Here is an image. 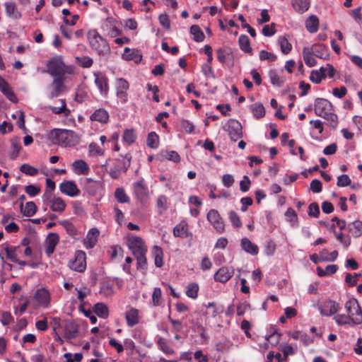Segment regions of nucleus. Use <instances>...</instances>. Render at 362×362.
I'll list each match as a JSON object with an SVG mask.
<instances>
[{"mask_svg": "<svg viewBox=\"0 0 362 362\" xmlns=\"http://www.w3.org/2000/svg\"><path fill=\"white\" fill-rule=\"evenodd\" d=\"M250 110L253 116L257 119L262 118L265 115V109L262 103H257L252 104L250 106Z\"/></svg>", "mask_w": 362, "mask_h": 362, "instance_id": "nucleus-39", "label": "nucleus"}, {"mask_svg": "<svg viewBox=\"0 0 362 362\" xmlns=\"http://www.w3.org/2000/svg\"><path fill=\"white\" fill-rule=\"evenodd\" d=\"M76 61L83 68H90L93 64V59L88 56L78 57Z\"/></svg>", "mask_w": 362, "mask_h": 362, "instance_id": "nucleus-53", "label": "nucleus"}, {"mask_svg": "<svg viewBox=\"0 0 362 362\" xmlns=\"http://www.w3.org/2000/svg\"><path fill=\"white\" fill-rule=\"evenodd\" d=\"M99 234L100 232L98 228H93L90 229L83 240L84 246L86 248H93L98 241Z\"/></svg>", "mask_w": 362, "mask_h": 362, "instance_id": "nucleus-18", "label": "nucleus"}, {"mask_svg": "<svg viewBox=\"0 0 362 362\" xmlns=\"http://www.w3.org/2000/svg\"><path fill=\"white\" fill-rule=\"evenodd\" d=\"M95 313L101 318L106 319L108 317L107 306L103 303H98L93 307Z\"/></svg>", "mask_w": 362, "mask_h": 362, "instance_id": "nucleus-37", "label": "nucleus"}, {"mask_svg": "<svg viewBox=\"0 0 362 362\" xmlns=\"http://www.w3.org/2000/svg\"><path fill=\"white\" fill-rule=\"evenodd\" d=\"M33 299L37 306L48 308L50 305V293L45 288H38L35 292Z\"/></svg>", "mask_w": 362, "mask_h": 362, "instance_id": "nucleus-10", "label": "nucleus"}, {"mask_svg": "<svg viewBox=\"0 0 362 362\" xmlns=\"http://www.w3.org/2000/svg\"><path fill=\"white\" fill-rule=\"evenodd\" d=\"M71 167L73 172L78 175H87L90 170L88 165L81 159L75 160Z\"/></svg>", "mask_w": 362, "mask_h": 362, "instance_id": "nucleus-23", "label": "nucleus"}, {"mask_svg": "<svg viewBox=\"0 0 362 362\" xmlns=\"http://www.w3.org/2000/svg\"><path fill=\"white\" fill-rule=\"evenodd\" d=\"M95 83L99 89L100 93L107 95L109 87H108V79L107 78L100 74H95Z\"/></svg>", "mask_w": 362, "mask_h": 362, "instance_id": "nucleus-21", "label": "nucleus"}, {"mask_svg": "<svg viewBox=\"0 0 362 362\" xmlns=\"http://www.w3.org/2000/svg\"><path fill=\"white\" fill-rule=\"evenodd\" d=\"M199 289V286L197 284H196V283L189 284L186 288L187 296L190 298H192V299H196L198 296Z\"/></svg>", "mask_w": 362, "mask_h": 362, "instance_id": "nucleus-43", "label": "nucleus"}, {"mask_svg": "<svg viewBox=\"0 0 362 362\" xmlns=\"http://www.w3.org/2000/svg\"><path fill=\"white\" fill-rule=\"evenodd\" d=\"M206 218L218 233H223L224 232L225 225L217 210H209L207 213Z\"/></svg>", "mask_w": 362, "mask_h": 362, "instance_id": "nucleus-7", "label": "nucleus"}, {"mask_svg": "<svg viewBox=\"0 0 362 362\" xmlns=\"http://www.w3.org/2000/svg\"><path fill=\"white\" fill-rule=\"evenodd\" d=\"M20 170L23 173L30 176H34L38 173V170L37 168L26 163L23 164L20 167Z\"/></svg>", "mask_w": 362, "mask_h": 362, "instance_id": "nucleus-54", "label": "nucleus"}, {"mask_svg": "<svg viewBox=\"0 0 362 362\" xmlns=\"http://www.w3.org/2000/svg\"><path fill=\"white\" fill-rule=\"evenodd\" d=\"M62 105L60 107H50V110L54 114L64 113L65 116L70 114V110L66 108V103L64 100H60Z\"/></svg>", "mask_w": 362, "mask_h": 362, "instance_id": "nucleus-52", "label": "nucleus"}, {"mask_svg": "<svg viewBox=\"0 0 362 362\" xmlns=\"http://www.w3.org/2000/svg\"><path fill=\"white\" fill-rule=\"evenodd\" d=\"M340 308L339 304L332 300H325L320 307V314L325 316H331L336 314Z\"/></svg>", "mask_w": 362, "mask_h": 362, "instance_id": "nucleus-11", "label": "nucleus"}, {"mask_svg": "<svg viewBox=\"0 0 362 362\" xmlns=\"http://www.w3.org/2000/svg\"><path fill=\"white\" fill-rule=\"evenodd\" d=\"M292 6L296 12L303 13L309 9L310 0H293Z\"/></svg>", "mask_w": 362, "mask_h": 362, "instance_id": "nucleus-32", "label": "nucleus"}, {"mask_svg": "<svg viewBox=\"0 0 362 362\" xmlns=\"http://www.w3.org/2000/svg\"><path fill=\"white\" fill-rule=\"evenodd\" d=\"M59 235L57 233H50L45 241V253L50 256L54 251L57 245L59 243Z\"/></svg>", "mask_w": 362, "mask_h": 362, "instance_id": "nucleus-19", "label": "nucleus"}, {"mask_svg": "<svg viewBox=\"0 0 362 362\" xmlns=\"http://www.w3.org/2000/svg\"><path fill=\"white\" fill-rule=\"evenodd\" d=\"M269 76L271 83L274 86H276L278 87L281 86L284 81L279 76V75L277 74V73L275 70H271L269 72Z\"/></svg>", "mask_w": 362, "mask_h": 362, "instance_id": "nucleus-57", "label": "nucleus"}, {"mask_svg": "<svg viewBox=\"0 0 362 362\" xmlns=\"http://www.w3.org/2000/svg\"><path fill=\"white\" fill-rule=\"evenodd\" d=\"M310 49L313 50V54L316 57L327 59L329 58L328 48L327 46L320 44H315Z\"/></svg>", "mask_w": 362, "mask_h": 362, "instance_id": "nucleus-25", "label": "nucleus"}, {"mask_svg": "<svg viewBox=\"0 0 362 362\" xmlns=\"http://www.w3.org/2000/svg\"><path fill=\"white\" fill-rule=\"evenodd\" d=\"M134 193L136 199L141 202H146L148 198V190L143 181H138L133 184Z\"/></svg>", "mask_w": 362, "mask_h": 362, "instance_id": "nucleus-14", "label": "nucleus"}, {"mask_svg": "<svg viewBox=\"0 0 362 362\" xmlns=\"http://www.w3.org/2000/svg\"><path fill=\"white\" fill-rule=\"evenodd\" d=\"M324 79V75L322 74V71L320 69L319 70H313L310 75V80L315 83H320Z\"/></svg>", "mask_w": 362, "mask_h": 362, "instance_id": "nucleus-58", "label": "nucleus"}, {"mask_svg": "<svg viewBox=\"0 0 362 362\" xmlns=\"http://www.w3.org/2000/svg\"><path fill=\"white\" fill-rule=\"evenodd\" d=\"M59 189L62 193L71 197H76L79 194L80 190L74 181H65L59 185Z\"/></svg>", "mask_w": 362, "mask_h": 362, "instance_id": "nucleus-15", "label": "nucleus"}, {"mask_svg": "<svg viewBox=\"0 0 362 362\" xmlns=\"http://www.w3.org/2000/svg\"><path fill=\"white\" fill-rule=\"evenodd\" d=\"M136 136L134 131L132 129H126L124 132L122 139L124 143L131 145L136 140Z\"/></svg>", "mask_w": 362, "mask_h": 362, "instance_id": "nucleus-46", "label": "nucleus"}, {"mask_svg": "<svg viewBox=\"0 0 362 362\" xmlns=\"http://www.w3.org/2000/svg\"><path fill=\"white\" fill-rule=\"evenodd\" d=\"M334 320L339 326L349 325L350 327H354L358 325L354 319L346 314H337L334 317Z\"/></svg>", "mask_w": 362, "mask_h": 362, "instance_id": "nucleus-26", "label": "nucleus"}, {"mask_svg": "<svg viewBox=\"0 0 362 362\" xmlns=\"http://www.w3.org/2000/svg\"><path fill=\"white\" fill-rule=\"evenodd\" d=\"M190 33L193 35V39L194 41L200 42L204 40V35L198 25H192L190 28Z\"/></svg>", "mask_w": 362, "mask_h": 362, "instance_id": "nucleus-44", "label": "nucleus"}, {"mask_svg": "<svg viewBox=\"0 0 362 362\" xmlns=\"http://www.w3.org/2000/svg\"><path fill=\"white\" fill-rule=\"evenodd\" d=\"M101 29L111 37H115L120 35V31L116 26L115 20L112 18H107L103 23Z\"/></svg>", "mask_w": 362, "mask_h": 362, "instance_id": "nucleus-12", "label": "nucleus"}, {"mask_svg": "<svg viewBox=\"0 0 362 362\" xmlns=\"http://www.w3.org/2000/svg\"><path fill=\"white\" fill-rule=\"evenodd\" d=\"M47 202L53 211L62 213L65 210L66 204L60 197H53Z\"/></svg>", "mask_w": 362, "mask_h": 362, "instance_id": "nucleus-24", "label": "nucleus"}, {"mask_svg": "<svg viewBox=\"0 0 362 362\" xmlns=\"http://www.w3.org/2000/svg\"><path fill=\"white\" fill-rule=\"evenodd\" d=\"M351 182V180L349 175L343 174L337 177V185L338 187H342L349 185Z\"/></svg>", "mask_w": 362, "mask_h": 362, "instance_id": "nucleus-63", "label": "nucleus"}, {"mask_svg": "<svg viewBox=\"0 0 362 362\" xmlns=\"http://www.w3.org/2000/svg\"><path fill=\"white\" fill-rule=\"evenodd\" d=\"M50 139L54 144L62 146H74L79 142V136L72 130L54 129L50 132Z\"/></svg>", "mask_w": 362, "mask_h": 362, "instance_id": "nucleus-1", "label": "nucleus"}, {"mask_svg": "<svg viewBox=\"0 0 362 362\" xmlns=\"http://www.w3.org/2000/svg\"><path fill=\"white\" fill-rule=\"evenodd\" d=\"M322 117L327 121L329 125L332 129L337 128L338 124V117L337 115L334 114L332 111L329 112Z\"/></svg>", "mask_w": 362, "mask_h": 362, "instance_id": "nucleus-48", "label": "nucleus"}, {"mask_svg": "<svg viewBox=\"0 0 362 362\" xmlns=\"http://www.w3.org/2000/svg\"><path fill=\"white\" fill-rule=\"evenodd\" d=\"M125 318L129 327H133L139 323V310L135 308H131L126 312Z\"/></svg>", "mask_w": 362, "mask_h": 362, "instance_id": "nucleus-29", "label": "nucleus"}, {"mask_svg": "<svg viewBox=\"0 0 362 362\" xmlns=\"http://www.w3.org/2000/svg\"><path fill=\"white\" fill-rule=\"evenodd\" d=\"M234 274L233 267H222L214 274V280L221 283L227 282Z\"/></svg>", "mask_w": 362, "mask_h": 362, "instance_id": "nucleus-16", "label": "nucleus"}, {"mask_svg": "<svg viewBox=\"0 0 362 362\" xmlns=\"http://www.w3.org/2000/svg\"><path fill=\"white\" fill-rule=\"evenodd\" d=\"M0 90L13 103H17L18 99L9 84L0 76Z\"/></svg>", "mask_w": 362, "mask_h": 362, "instance_id": "nucleus-20", "label": "nucleus"}, {"mask_svg": "<svg viewBox=\"0 0 362 362\" xmlns=\"http://www.w3.org/2000/svg\"><path fill=\"white\" fill-rule=\"evenodd\" d=\"M152 256L156 267H161L163 265V252L160 247L154 245L152 248Z\"/></svg>", "mask_w": 362, "mask_h": 362, "instance_id": "nucleus-33", "label": "nucleus"}, {"mask_svg": "<svg viewBox=\"0 0 362 362\" xmlns=\"http://www.w3.org/2000/svg\"><path fill=\"white\" fill-rule=\"evenodd\" d=\"M320 69L322 71V74L324 75V78H325L326 76L333 78L335 74L334 68L329 64H327L325 67H321Z\"/></svg>", "mask_w": 362, "mask_h": 362, "instance_id": "nucleus-64", "label": "nucleus"}, {"mask_svg": "<svg viewBox=\"0 0 362 362\" xmlns=\"http://www.w3.org/2000/svg\"><path fill=\"white\" fill-rule=\"evenodd\" d=\"M47 72L52 76L64 77L66 74L71 75L74 73L75 67L73 65H66L62 56L52 58L47 64Z\"/></svg>", "mask_w": 362, "mask_h": 362, "instance_id": "nucleus-3", "label": "nucleus"}, {"mask_svg": "<svg viewBox=\"0 0 362 362\" xmlns=\"http://www.w3.org/2000/svg\"><path fill=\"white\" fill-rule=\"evenodd\" d=\"M157 344L160 351L165 354L173 355L175 354V351L170 347L167 340L163 337H159L157 341Z\"/></svg>", "mask_w": 362, "mask_h": 362, "instance_id": "nucleus-41", "label": "nucleus"}, {"mask_svg": "<svg viewBox=\"0 0 362 362\" xmlns=\"http://www.w3.org/2000/svg\"><path fill=\"white\" fill-rule=\"evenodd\" d=\"M19 249V247H6L5 252L6 253V257L13 262H17V255L16 252Z\"/></svg>", "mask_w": 362, "mask_h": 362, "instance_id": "nucleus-61", "label": "nucleus"}, {"mask_svg": "<svg viewBox=\"0 0 362 362\" xmlns=\"http://www.w3.org/2000/svg\"><path fill=\"white\" fill-rule=\"evenodd\" d=\"M6 15L13 19H18L21 17V13L18 11L13 2H6L4 4Z\"/></svg>", "mask_w": 362, "mask_h": 362, "instance_id": "nucleus-28", "label": "nucleus"}, {"mask_svg": "<svg viewBox=\"0 0 362 362\" xmlns=\"http://www.w3.org/2000/svg\"><path fill=\"white\" fill-rule=\"evenodd\" d=\"M305 25L309 33H316L319 28V19L315 15H311L305 21Z\"/></svg>", "mask_w": 362, "mask_h": 362, "instance_id": "nucleus-30", "label": "nucleus"}, {"mask_svg": "<svg viewBox=\"0 0 362 362\" xmlns=\"http://www.w3.org/2000/svg\"><path fill=\"white\" fill-rule=\"evenodd\" d=\"M277 41L283 54H287L291 51L292 45L288 42V39L285 36L279 37Z\"/></svg>", "mask_w": 362, "mask_h": 362, "instance_id": "nucleus-38", "label": "nucleus"}, {"mask_svg": "<svg viewBox=\"0 0 362 362\" xmlns=\"http://www.w3.org/2000/svg\"><path fill=\"white\" fill-rule=\"evenodd\" d=\"M228 131L230 139L234 141L242 137V126L238 121L231 120L228 123Z\"/></svg>", "mask_w": 362, "mask_h": 362, "instance_id": "nucleus-17", "label": "nucleus"}, {"mask_svg": "<svg viewBox=\"0 0 362 362\" xmlns=\"http://www.w3.org/2000/svg\"><path fill=\"white\" fill-rule=\"evenodd\" d=\"M64 332L66 338L69 339H74L78 333L77 326L73 322H66L64 326Z\"/></svg>", "mask_w": 362, "mask_h": 362, "instance_id": "nucleus-34", "label": "nucleus"}, {"mask_svg": "<svg viewBox=\"0 0 362 362\" xmlns=\"http://www.w3.org/2000/svg\"><path fill=\"white\" fill-rule=\"evenodd\" d=\"M108 112L104 109L96 110L90 116V119L101 123H106L108 121Z\"/></svg>", "mask_w": 362, "mask_h": 362, "instance_id": "nucleus-35", "label": "nucleus"}, {"mask_svg": "<svg viewBox=\"0 0 362 362\" xmlns=\"http://www.w3.org/2000/svg\"><path fill=\"white\" fill-rule=\"evenodd\" d=\"M333 110V106L332 103L325 98H317L314 104L315 114L322 117L330 111Z\"/></svg>", "mask_w": 362, "mask_h": 362, "instance_id": "nucleus-8", "label": "nucleus"}, {"mask_svg": "<svg viewBox=\"0 0 362 362\" xmlns=\"http://www.w3.org/2000/svg\"><path fill=\"white\" fill-rule=\"evenodd\" d=\"M173 235L175 237L185 238L189 235L188 224L185 221H181L173 228Z\"/></svg>", "mask_w": 362, "mask_h": 362, "instance_id": "nucleus-27", "label": "nucleus"}, {"mask_svg": "<svg viewBox=\"0 0 362 362\" xmlns=\"http://www.w3.org/2000/svg\"><path fill=\"white\" fill-rule=\"evenodd\" d=\"M157 207L158 208V213L163 214V211L168 209V198L165 195H160L156 202Z\"/></svg>", "mask_w": 362, "mask_h": 362, "instance_id": "nucleus-50", "label": "nucleus"}, {"mask_svg": "<svg viewBox=\"0 0 362 362\" xmlns=\"http://www.w3.org/2000/svg\"><path fill=\"white\" fill-rule=\"evenodd\" d=\"M348 229L350 233L356 238L362 235V221L356 220L348 225Z\"/></svg>", "mask_w": 362, "mask_h": 362, "instance_id": "nucleus-36", "label": "nucleus"}, {"mask_svg": "<svg viewBox=\"0 0 362 362\" xmlns=\"http://www.w3.org/2000/svg\"><path fill=\"white\" fill-rule=\"evenodd\" d=\"M127 243L129 250L134 256L141 253H146L147 247L141 238L133 235L129 236Z\"/></svg>", "mask_w": 362, "mask_h": 362, "instance_id": "nucleus-6", "label": "nucleus"}, {"mask_svg": "<svg viewBox=\"0 0 362 362\" xmlns=\"http://www.w3.org/2000/svg\"><path fill=\"white\" fill-rule=\"evenodd\" d=\"M69 267L71 270L83 272L86 268V255L84 252L79 250L75 254L74 259L69 263Z\"/></svg>", "mask_w": 362, "mask_h": 362, "instance_id": "nucleus-5", "label": "nucleus"}, {"mask_svg": "<svg viewBox=\"0 0 362 362\" xmlns=\"http://www.w3.org/2000/svg\"><path fill=\"white\" fill-rule=\"evenodd\" d=\"M87 37L90 48L98 55L107 56L110 53V47L106 39L102 37L95 29L89 30Z\"/></svg>", "mask_w": 362, "mask_h": 362, "instance_id": "nucleus-2", "label": "nucleus"}, {"mask_svg": "<svg viewBox=\"0 0 362 362\" xmlns=\"http://www.w3.org/2000/svg\"><path fill=\"white\" fill-rule=\"evenodd\" d=\"M115 195L116 199L120 203H127L129 202V197L122 188L117 189Z\"/></svg>", "mask_w": 362, "mask_h": 362, "instance_id": "nucleus-56", "label": "nucleus"}, {"mask_svg": "<svg viewBox=\"0 0 362 362\" xmlns=\"http://www.w3.org/2000/svg\"><path fill=\"white\" fill-rule=\"evenodd\" d=\"M240 246L243 250L251 255H257L259 252V247L252 243L248 238H243L240 241Z\"/></svg>", "mask_w": 362, "mask_h": 362, "instance_id": "nucleus-22", "label": "nucleus"}, {"mask_svg": "<svg viewBox=\"0 0 362 362\" xmlns=\"http://www.w3.org/2000/svg\"><path fill=\"white\" fill-rule=\"evenodd\" d=\"M228 217L232 225L235 228H240L242 226V222L236 212L234 211H230L228 213Z\"/></svg>", "mask_w": 362, "mask_h": 362, "instance_id": "nucleus-60", "label": "nucleus"}, {"mask_svg": "<svg viewBox=\"0 0 362 362\" xmlns=\"http://www.w3.org/2000/svg\"><path fill=\"white\" fill-rule=\"evenodd\" d=\"M22 213L26 216H32L37 211V206L33 202H28L23 209V204L21 205Z\"/></svg>", "mask_w": 362, "mask_h": 362, "instance_id": "nucleus-42", "label": "nucleus"}, {"mask_svg": "<svg viewBox=\"0 0 362 362\" xmlns=\"http://www.w3.org/2000/svg\"><path fill=\"white\" fill-rule=\"evenodd\" d=\"M259 57L262 61H268L269 62H274L276 59V54L266 50H261L259 52Z\"/></svg>", "mask_w": 362, "mask_h": 362, "instance_id": "nucleus-59", "label": "nucleus"}, {"mask_svg": "<svg viewBox=\"0 0 362 362\" xmlns=\"http://www.w3.org/2000/svg\"><path fill=\"white\" fill-rule=\"evenodd\" d=\"M326 252L327 249L324 248L320 252L318 255L316 254L310 255V259L313 263L317 264L320 262H334L338 257V252L337 250L331 252L329 257L325 256Z\"/></svg>", "mask_w": 362, "mask_h": 362, "instance_id": "nucleus-13", "label": "nucleus"}, {"mask_svg": "<svg viewBox=\"0 0 362 362\" xmlns=\"http://www.w3.org/2000/svg\"><path fill=\"white\" fill-rule=\"evenodd\" d=\"M285 216L286 217L287 221L291 223L293 225L297 223V214L292 208L290 207L286 210Z\"/></svg>", "mask_w": 362, "mask_h": 362, "instance_id": "nucleus-62", "label": "nucleus"}, {"mask_svg": "<svg viewBox=\"0 0 362 362\" xmlns=\"http://www.w3.org/2000/svg\"><path fill=\"white\" fill-rule=\"evenodd\" d=\"M151 299L153 306L157 307L161 305L163 299L162 291L160 288L156 287L153 288Z\"/></svg>", "mask_w": 362, "mask_h": 362, "instance_id": "nucleus-45", "label": "nucleus"}, {"mask_svg": "<svg viewBox=\"0 0 362 362\" xmlns=\"http://www.w3.org/2000/svg\"><path fill=\"white\" fill-rule=\"evenodd\" d=\"M88 153L90 156H100L104 154V150L97 144L92 142L88 145Z\"/></svg>", "mask_w": 362, "mask_h": 362, "instance_id": "nucleus-47", "label": "nucleus"}, {"mask_svg": "<svg viewBox=\"0 0 362 362\" xmlns=\"http://www.w3.org/2000/svg\"><path fill=\"white\" fill-rule=\"evenodd\" d=\"M347 315L358 325L362 323V310L355 298L348 300L344 305Z\"/></svg>", "mask_w": 362, "mask_h": 362, "instance_id": "nucleus-4", "label": "nucleus"}, {"mask_svg": "<svg viewBox=\"0 0 362 362\" xmlns=\"http://www.w3.org/2000/svg\"><path fill=\"white\" fill-rule=\"evenodd\" d=\"M59 223L65 228L69 235H75L76 234L75 226L68 220H62Z\"/></svg>", "mask_w": 362, "mask_h": 362, "instance_id": "nucleus-55", "label": "nucleus"}, {"mask_svg": "<svg viewBox=\"0 0 362 362\" xmlns=\"http://www.w3.org/2000/svg\"><path fill=\"white\" fill-rule=\"evenodd\" d=\"M313 50L310 49L309 47H305L303 49V57L305 64L309 67H313L316 65L317 61L313 57Z\"/></svg>", "mask_w": 362, "mask_h": 362, "instance_id": "nucleus-31", "label": "nucleus"}, {"mask_svg": "<svg viewBox=\"0 0 362 362\" xmlns=\"http://www.w3.org/2000/svg\"><path fill=\"white\" fill-rule=\"evenodd\" d=\"M129 85L127 80L123 78H119L115 81L116 95L122 103L127 101V90Z\"/></svg>", "mask_w": 362, "mask_h": 362, "instance_id": "nucleus-9", "label": "nucleus"}, {"mask_svg": "<svg viewBox=\"0 0 362 362\" xmlns=\"http://www.w3.org/2000/svg\"><path fill=\"white\" fill-rule=\"evenodd\" d=\"M54 90L52 93V97L58 96L63 87L62 77H56L52 83Z\"/></svg>", "mask_w": 362, "mask_h": 362, "instance_id": "nucleus-51", "label": "nucleus"}, {"mask_svg": "<svg viewBox=\"0 0 362 362\" xmlns=\"http://www.w3.org/2000/svg\"><path fill=\"white\" fill-rule=\"evenodd\" d=\"M158 136L153 132H150L147 137V146L151 148H158Z\"/></svg>", "mask_w": 362, "mask_h": 362, "instance_id": "nucleus-49", "label": "nucleus"}, {"mask_svg": "<svg viewBox=\"0 0 362 362\" xmlns=\"http://www.w3.org/2000/svg\"><path fill=\"white\" fill-rule=\"evenodd\" d=\"M239 46L241 50L247 53L252 52L249 37L245 35H242L238 39Z\"/></svg>", "mask_w": 362, "mask_h": 362, "instance_id": "nucleus-40", "label": "nucleus"}]
</instances>
